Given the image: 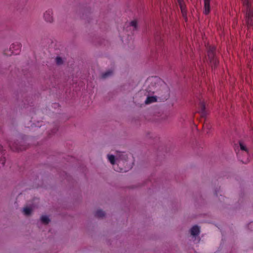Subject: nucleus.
Instances as JSON below:
<instances>
[{
	"mask_svg": "<svg viewBox=\"0 0 253 253\" xmlns=\"http://www.w3.org/2000/svg\"><path fill=\"white\" fill-rule=\"evenodd\" d=\"M180 7L181 11L184 17L186 16V10L185 3L183 0H177Z\"/></svg>",
	"mask_w": 253,
	"mask_h": 253,
	"instance_id": "423d86ee",
	"label": "nucleus"
},
{
	"mask_svg": "<svg viewBox=\"0 0 253 253\" xmlns=\"http://www.w3.org/2000/svg\"><path fill=\"white\" fill-rule=\"evenodd\" d=\"M32 209L29 207H26L23 209V212L26 215H30L32 212Z\"/></svg>",
	"mask_w": 253,
	"mask_h": 253,
	"instance_id": "f8f14e48",
	"label": "nucleus"
},
{
	"mask_svg": "<svg viewBox=\"0 0 253 253\" xmlns=\"http://www.w3.org/2000/svg\"><path fill=\"white\" fill-rule=\"evenodd\" d=\"M56 61L57 64H61L62 63V58L60 57H57L56 58Z\"/></svg>",
	"mask_w": 253,
	"mask_h": 253,
	"instance_id": "4468645a",
	"label": "nucleus"
},
{
	"mask_svg": "<svg viewBox=\"0 0 253 253\" xmlns=\"http://www.w3.org/2000/svg\"><path fill=\"white\" fill-rule=\"evenodd\" d=\"M105 215L104 212L101 210H98L95 213V216L97 217H103Z\"/></svg>",
	"mask_w": 253,
	"mask_h": 253,
	"instance_id": "9d476101",
	"label": "nucleus"
},
{
	"mask_svg": "<svg viewBox=\"0 0 253 253\" xmlns=\"http://www.w3.org/2000/svg\"><path fill=\"white\" fill-rule=\"evenodd\" d=\"M246 8V21L248 26L253 24V4L251 0H242Z\"/></svg>",
	"mask_w": 253,
	"mask_h": 253,
	"instance_id": "f257e3e1",
	"label": "nucleus"
},
{
	"mask_svg": "<svg viewBox=\"0 0 253 253\" xmlns=\"http://www.w3.org/2000/svg\"><path fill=\"white\" fill-rule=\"evenodd\" d=\"M2 150V147L0 145V151H1Z\"/></svg>",
	"mask_w": 253,
	"mask_h": 253,
	"instance_id": "6ab92c4d",
	"label": "nucleus"
},
{
	"mask_svg": "<svg viewBox=\"0 0 253 253\" xmlns=\"http://www.w3.org/2000/svg\"><path fill=\"white\" fill-rule=\"evenodd\" d=\"M111 72L110 71L106 72L102 74L101 76V78L102 79H104L107 77H109L110 75Z\"/></svg>",
	"mask_w": 253,
	"mask_h": 253,
	"instance_id": "ddd939ff",
	"label": "nucleus"
},
{
	"mask_svg": "<svg viewBox=\"0 0 253 253\" xmlns=\"http://www.w3.org/2000/svg\"><path fill=\"white\" fill-rule=\"evenodd\" d=\"M204 13L206 15H207L210 12V1H211V0H204Z\"/></svg>",
	"mask_w": 253,
	"mask_h": 253,
	"instance_id": "20e7f679",
	"label": "nucleus"
},
{
	"mask_svg": "<svg viewBox=\"0 0 253 253\" xmlns=\"http://www.w3.org/2000/svg\"><path fill=\"white\" fill-rule=\"evenodd\" d=\"M157 101V97L156 96H148L145 102L146 104H149Z\"/></svg>",
	"mask_w": 253,
	"mask_h": 253,
	"instance_id": "1a4fd4ad",
	"label": "nucleus"
},
{
	"mask_svg": "<svg viewBox=\"0 0 253 253\" xmlns=\"http://www.w3.org/2000/svg\"><path fill=\"white\" fill-rule=\"evenodd\" d=\"M5 158H3L2 159L0 160V161H1V165L2 166H4V163H5Z\"/></svg>",
	"mask_w": 253,
	"mask_h": 253,
	"instance_id": "dca6fc26",
	"label": "nucleus"
},
{
	"mask_svg": "<svg viewBox=\"0 0 253 253\" xmlns=\"http://www.w3.org/2000/svg\"><path fill=\"white\" fill-rule=\"evenodd\" d=\"M107 158H108L109 161L111 162V155L108 154Z\"/></svg>",
	"mask_w": 253,
	"mask_h": 253,
	"instance_id": "f3484780",
	"label": "nucleus"
},
{
	"mask_svg": "<svg viewBox=\"0 0 253 253\" xmlns=\"http://www.w3.org/2000/svg\"><path fill=\"white\" fill-rule=\"evenodd\" d=\"M250 226H253V222L251 223L250 224Z\"/></svg>",
	"mask_w": 253,
	"mask_h": 253,
	"instance_id": "aec40b11",
	"label": "nucleus"
},
{
	"mask_svg": "<svg viewBox=\"0 0 253 253\" xmlns=\"http://www.w3.org/2000/svg\"><path fill=\"white\" fill-rule=\"evenodd\" d=\"M201 105L202 107V110H204L205 109V106L203 104H202Z\"/></svg>",
	"mask_w": 253,
	"mask_h": 253,
	"instance_id": "a211bd4d",
	"label": "nucleus"
},
{
	"mask_svg": "<svg viewBox=\"0 0 253 253\" xmlns=\"http://www.w3.org/2000/svg\"><path fill=\"white\" fill-rule=\"evenodd\" d=\"M137 22L136 20H133L131 22L126 24V28H128L129 30L134 31L137 29Z\"/></svg>",
	"mask_w": 253,
	"mask_h": 253,
	"instance_id": "7ed1b4c3",
	"label": "nucleus"
},
{
	"mask_svg": "<svg viewBox=\"0 0 253 253\" xmlns=\"http://www.w3.org/2000/svg\"><path fill=\"white\" fill-rule=\"evenodd\" d=\"M208 56L210 57H212L213 56V53L212 51L208 52Z\"/></svg>",
	"mask_w": 253,
	"mask_h": 253,
	"instance_id": "2eb2a0df",
	"label": "nucleus"
},
{
	"mask_svg": "<svg viewBox=\"0 0 253 253\" xmlns=\"http://www.w3.org/2000/svg\"><path fill=\"white\" fill-rule=\"evenodd\" d=\"M120 170L122 171H123V169H120Z\"/></svg>",
	"mask_w": 253,
	"mask_h": 253,
	"instance_id": "412c9836",
	"label": "nucleus"
},
{
	"mask_svg": "<svg viewBox=\"0 0 253 253\" xmlns=\"http://www.w3.org/2000/svg\"><path fill=\"white\" fill-rule=\"evenodd\" d=\"M199 233H200V228L197 225L194 226L191 229V234L193 236H197L199 234Z\"/></svg>",
	"mask_w": 253,
	"mask_h": 253,
	"instance_id": "0eeeda50",
	"label": "nucleus"
},
{
	"mask_svg": "<svg viewBox=\"0 0 253 253\" xmlns=\"http://www.w3.org/2000/svg\"><path fill=\"white\" fill-rule=\"evenodd\" d=\"M112 165L115 166V162H117L118 164H121L123 163V160L121 158H116L115 156L112 155ZM114 169H116L115 167H114Z\"/></svg>",
	"mask_w": 253,
	"mask_h": 253,
	"instance_id": "6e6552de",
	"label": "nucleus"
},
{
	"mask_svg": "<svg viewBox=\"0 0 253 253\" xmlns=\"http://www.w3.org/2000/svg\"><path fill=\"white\" fill-rule=\"evenodd\" d=\"M45 20L48 22H51L53 21L52 13L50 10L46 11L44 14Z\"/></svg>",
	"mask_w": 253,
	"mask_h": 253,
	"instance_id": "39448f33",
	"label": "nucleus"
},
{
	"mask_svg": "<svg viewBox=\"0 0 253 253\" xmlns=\"http://www.w3.org/2000/svg\"><path fill=\"white\" fill-rule=\"evenodd\" d=\"M41 219L42 222L44 224H48L49 222V219L47 216L43 215L41 217Z\"/></svg>",
	"mask_w": 253,
	"mask_h": 253,
	"instance_id": "9b49d317",
	"label": "nucleus"
},
{
	"mask_svg": "<svg viewBox=\"0 0 253 253\" xmlns=\"http://www.w3.org/2000/svg\"><path fill=\"white\" fill-rule=\"evenodd\" d=\"M240 147L241 150L243 152V153L244 155L247 157L246 159H245L244 158H241V160L244 163H248L249 160V152H248V149L243 143L240 142Z\"/></svg>",
	"mask_w": 253,
	"mask_h": 253,
	"instance_id": "f03ea898",
	"label": "nucleus"
}]
</instances>
